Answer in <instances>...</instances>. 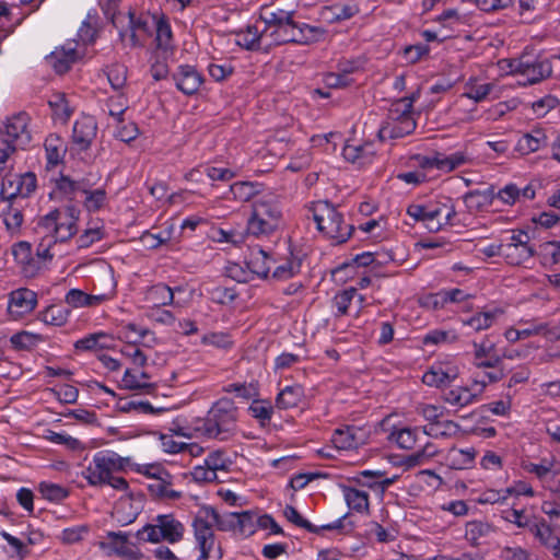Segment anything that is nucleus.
Here are the masks:
<instances>
[{
    "mask_svg": "<svg viewBox=\"0 0 560 560\" xmlns=\"http://www.w3.org/2000/svg\"><path fill=\"white\" fill-rule=\"evenodd\" d=\"M119 2L120 0H100V5L117 30L119 39L125 46L132 48L143 46L150 36L148 18L131 8L120 10Z\"/></svg>",
    "mask_w": 560,
    "mask_h": 560,
    "instance_id": "obj_1",
    "label": "nucleus"
},
{
    "mask_svg": "<svg viewBox=\"0 0 560 560\" xmlns=\"http://www.w3.org/2000/svg\"><path fill=\"white\" fill-rule=\"evenodd\" d=\"M474 365L478 369H494L502 362V357L495 353V345L488 337L472 342Z\"/></svg>",
    "mask_w": 560,
    "mask_h": 560,
    "instance_id": "obj_21",
    "label": "nucleus"
},
{
    "mask_svg": "<svg viewBox=\"0 0 560 560\" xmlns=\"http://www.w3.org/2000/svg\"><path fill=\"white\" fill-rule=\"evenodd\" d=\"M360 12L357 4H341L335 3L331 5L323 7L319 11V16L328 24H335L342 21L350 20Z\"/></svg>",
    "mask_w": 560,
    "mask_h": 560,
    "instance_id": "obj_33",
    "label": "nucleus"
},
{
    "mask_svg": "<svg viewBox=\"0 0 560 560\" xmlns=\"http://www.w3.org/2000/svg\"><path fill=\"white\" fill-rule=\"evenodd\" d=\"M493 89V83L471 77L464 84L462 97L472 100L475 103L483 102L491 94Z\"/></svg>",
    "mask_w": 560,
    "mask_h": 560,
    "instance_id": "obj_39",
    "label": "nucleus"
},
{
    "mask_svg": "<svg viewBox=\"0 0 560 560\" xmlns=\"http://www.w3.org/2000/svg\"><path fill=\"white\" fill-rule=\"evenodd\" d=\"M203 460L215 475L218 471H229L233 464L226 452L220 450L210 452Z\"/></svg>",
    "mask_w": 560,
    "mask_h": 560,
    "instance_id": "obj_57",
    "label": "nucleus"
},
{
    "mask_svg": "<svg viewBox=\"0 0 560 560\" xmlns=\"http://www.w3.org/2000/svg\"><path fill=\"white\" fill-rule=\"evenodd\" d=\"M521 467L528 474L534 475L540 482L553 479L560 475V466L555 456L542 457L538 463L522 460Z\"/></svg>",
    "mask_w": 560,
    "mask_h": 560,
    "instance_id": "obj_27",
    "label": "nucleus"
},
{
    "mask_svg": "<svg viewBox=\"0 0 560 560\" xmlns=\"http://www.w3.org/2000/svg\"><path fill=\"white\" fill-rule=\"evenodd\" d=\"M155 42L160 49L167 50L172 46L173 33L168 20L161 16L155 22Z\"/></svg>",
    "mask_w": 560,
    "mask_h": 560,
    "instance_id": "obj_55",
    "label": "nucleus"
},
{
    "mask_svg": "<svg viewBox=\"0 0 560 560\" xmlns=\"http://www.w3.org/2000/svg\"><path fill=\"white\" fill-rule=\"evenodd\" d=\"M459 425L451 420H439L423 427V433L431 438H450L457 434Z\"/></svg>",
    "mask_w": 560,
    "mask_h": 560,
    "instance_id": "obj_50",
    "label": "nucleus"
},
{
    "mask_svg": "<svg viewBox=\"0 0 560 560\" xmlns=\"http://www.w3.org/2000/svg\"><path fill=\"white\" fill-rule=\"evenodd\" d=\"M272 261L273 259L262 248L257 247L252 249L249 258L246 261V267L248 271H250L252 279H254V276L266 278L270 271Z\"/></svg>",
    "mask_w": 560,
    "mask_h": 560,
    "instance_id": "obj_35",
    "label": "nucleus"
},
{
    "mask_svg": "<svg viewBox=\"0 0 560 560\" xmlns=\"http://www.w3.org/2000/svg\"><path fill=\"white\" fill-rule=\"evenodd\" d=\"M106 334L95 332L75 341L74 348L78 351H95L106 348Z\"/></svg>",
    "mask_w": 560,
    "mask_h": 560,
    "instance_id": "obj_61",
    "label": "nucleus"
},
{
    "mask_svg": "<svg viewBox=\"0 0 560 560\" xmlns=\"http://www.w3.org/2000/svg\"><path fill=\"white\" fill-rule=\"evenodd\" d=\"M422 435L425 434L419 428L394 427L389 440L396 443L399 448L412 450Z\"/></svg>",
    "mask_w": 560,
    "mask_h": 560,
    "instance_id": "obj_38",
    "label": "nucleus"
},
{
    "mask_svg": "<svg viewBox=\"0 0 560 560\" xmlns=\"http://www.w3.org/2000/svg\"><path fill=\"white\" fill-rule=\"evenodd\" d=\"M49 106L52 110V115L55 117V119L59 120L60 122H66L71 114H72V110L68 104V101L66 100V97L63 95H55L50 101H49Z\"/></svg>",
    "mask_w": 560,
    "mask_h": 560,
    "instance_id": "obj_63",
    "label": "nucleus"
},
{
    "mask_svg": "<svg viewBox=\"0 0 560 560\" xmlns=\"http://www.w3.org/2000/svg\"><path fill=\"white\" fill-rule=\"evenodd\" d=\"M495 533L497 527L487 521L474 520L465 525V539L471 547H479Z\"/></svg>",
    "mask_w": 560,
    "mask_h": 560,
    "instance_id": "obj_30",
    "label": "nucleus"
},
{
    "mask_svg": "<svg viewBox=\"0 0 560 560\" xmlns=\"http://www.w3.org/2000/svg\"><path fill=\"white\" fill-rule=\"evenodd\" d=\"M458 339V334L455 329H432L422 337L424 346H442L450 345Z\"/></svg>",
    "mask_w": 560,
    "mask_h": 560,
    "instance_id": "obj_51",
    "label": "nucleus"
},
{
    "mask_svg": "<svg viewBox=\"0 0 560 560\" xmlns=\"http://www.w3.org/2000/svg\"><path fill=\"white\" fill-rule=\"evenodd\" d=\"M419 96L420 92L417 91L392 104L386 120L378 129V137L382 141L404 138L416 129L412 107Z\"/></svg>",
    "mask_w": 560,
    "mask_h": 560,
    "instance_id": "obj_7",
    "label": "nucleus"
},
{
    "mask_svg": "<svg viewBox=\"0 0 560 560\" xmlns=\"http://www.w3.org/2000/svg\"><path fill=\"white\" fill-rule=\"evenodd\" d=\"M460 374L454 358L434 362L422 375V382L431 387H443L453 383Z\"/></svg>",
    "mask_w": 560,
    "mask_h": 560,
    "instance_id": "obj_16",
    "label": "nucleus"
},
{
    "mask_svg": "<svg viewBox=\"0 0 560 560\" xmlns=\"http://www.w3.org/2000/svg\"><path fill=\"white\" fill-rule=\"evenodd\" d=\"M182 290L179 288H176L175 290L171 289L168 285L164 283H158L152 285L145 295L147 301L151 302L153 304V308L166 306V305H174L183 307L184 304L180 303L178 300H175V293L180 292Z\"/></svg>",
    "mask_w": 560,
    "mask_h": 560,
    "instance_id": "obj_31",
    "label": "nucleus"
},
{
    "mask_svg": "<svg viewBox=\"0 0 560 560\" xmlns=\"http://www.w3.org/2000/svg\"><path fill=\"white\" fill-rule=\"evenodd\" d=\"M407 214L416 221L422 222L431 232L441 230V223L436 221L439 212H434V208L431 209L422 205L412 203L407 208Z\"/></svg>",
    "mask_w": 560,
    "mask_h": 560,
    "instance_id": "obj_40",
    "label": "nucleus"
},
{
    "mask_svg": "<svg viewBox=\"0 0 560 560\" xmlns=\"http://www.w3.org/2000/svg\"><path fill=\"white\" fill-rule=\"evenodd\" d=\"M40 234V242L37 245L36 248V258L40 261V268L47 261H50L56 255L57 252L55 250V245L58 243L56 242L50 234L46 233H39Z\"/></svg>",
    "mask_w": 560,
    "mask_h": 560,
    "instance_id": "obj_59",
    "label": "nucleus"
},
{
    "mask_svg": "<svg viewBox=\"0 0 560 560\" xmlns=\"http://www.w3.org/2000/svg\"><path fill=\"white\" fill-rule=\"evenodd\" d=\"M81 201L88 212H97L108 205L107 192L104 188L93 189L88 183L82 192Z\"/></svg>",
    "mask_w": 560,
    "mask_h": 560,
    "instance_id": "obj_41",
    "label": "nucleus"
},
{
    "mask_svg": "<svg viewBox=\"0 0 560 560\" xmlns=\"http://www.w3.org/2000/svg\"><path fill=\"white\" fill-rule=\"evenodd\" d=\"M304 397V389L301 385H289L280 390L276 398L277 407L290 409L296 407Z\"/></svg>",
    "mask_w": 560,
    "mask_h": 560,
    "instance_id": "obj_45",
    "label": "nucleus"
},
{
    "mask_svg": "<svg viewBox=\"0 0 560 560\" xmlns=\"http://www.w3.org/2000/svg\"><path fill=\"white\" fill-rule=\"evenodd\" d=\"M477 452L474 447H451L445 456V460L452 469H468L474 466Z\"/></svg>",
    "mask_w": 560,
    "mask_h": 560,
    "instance_id": "obj_36",
    "label": "nucleus"
},
{
    "mask_svg": "<svg viewBox=\"0 0 560 560\" xmlns=\"http://www.w3.org/2000/svg\"><path fill=\"white\" fill-rule=\"evenodd\" d=\"M341 491L343 499L350 510L358 513H364L369 511L368 492L349 486H341Z\"/></svg>",
    "mask_w": 560,
    "mask_h": 560,
    "instance_id": "obj_43",
    "label": "nucleus"
},
{
    "mask_svg": "<svg viewBox=\"0 0 560 560\" xmlns=\"http://www.w3.org/2000/svg\"><path fill=\"white\" fill-rule=\"evenodd\" d=\"M237 407L230 398H220L209 409L203 419L197 421L196 431L208 439L226 441L237 428Z\"/></svg>",
    "mask_w": 560,
    "mask_h": 560,
    "instance_id": "obj_4",
    "label": "nucleus"
},
{
    "mask_svg": "<svg viewBox=\"0 0 560 560\" xmlns=\"http://www.w3.org/2000/svg\"><path fill=\"white\" fill-rule=\"evenodd\" d=\"M361 476L366 479L362 482V486L380 492H384L397 478L396 476L387 478L384 472L380 470H363Z\"/></svg>",
    "mask_w": 560,
    "mask_h": 560,
    "instance_id": "obj_48",
    "label": "nucleus"
},
{
    "mask_svg": "<svg viewBox=\"0 0 560 560\" xmlns=\"http://www.w3.org/2000/svg\"><path fill=\"white\" fill-rule=\"evenodd\" d=\"M125 459L112 451H101L94 454L82 475L90 486H109L118 491H126L128 482L117 475L124 469Z\"/></svg>",
    "mask_w": 560,
    "mask_h": 560,
    "instance_id": "obj_5",
    "label": "nucleus"
},
{
    "mask_svg": "<svg viewBox=\"0 0 560 560\" xmlns=\"http://www.w3.org/2000/svg\"><path fill=\"white\" fill-rule=\"evenodd\" d=\"M97 124L94 117L83 115L74 122L72 130L73 143L80 150H86L96 137Z\"/></svg>",
    "mask_w": 560,
    "mask_h": 560,
    "instance_id": "obj_24",
    "label": "nucleus"
},
{
    "mask_svg": "<svg viewBox=\"0 0 560 560\" xmlns=\"http://www.w3.org/2000/svg\"><path fill=\"white\" fill-rule=\"evenodd\" d=\"M283 224V211L279 197L267 191L255 199L252 205V213L247 220L246 231L248 235L257 238L269 237Z\"/></svg>",
    "mask_w": 560,
    "mask_h": 560,
    "instance_id": "obj_3",
    "label": "nucleus"
},
{
    "mask_svg": "<svg viewBox=\"0 0 560 560\" xmlns=\"http://www.w3.org/2000/svg\"><path fill=\"white\" fill-rule=\"evenodd\" d=\"M185 532V525L173 514H159L152 524L144 525L137 535L141 540L151 544H177L183 540Z\"/></svg>",
    "mask_w": 560,
    "mask_h": 560,
    "instance_id": "obj_9",
    "label": "nucleus"
},
{
    "mask_svg": "<svg viewBox=\"0 0 560 560\" xmlns=\"http://www.w3.org/2000/svg\"><path fill=\"white\" fill-rule=\"evenodd\" d=\"M480 389L475 383L470 386H455L444 392L443 400L452 407L462 409L479 400Z\"/></svg>",
    "mask_w": 560,
    "mask_h": 560,
    "instance_id": "obj_28",
    "label": "nucleus"
},
{
    "mask_svg": "<svg viewBox=\"0 0 560 560\" xmlns=\"http://www.w3.org/2000/svg\"><path fill=\"white\" fill-rule=\"evenodd\" d=\"M535 254L530 236L524 230H512L503 236V259L511 266L528 261Z\"/></svg>",
    "mask_w": 560,
    "mask_h": 560,
    "instance_id": "obj_13",
    "label": "nucleus"
},
{
    "mask_svg": "<svg viewBox=\"0 0 560 560\" xmlns=\"http://www.w3.org/2000/svg\"><path fill=\"white\" fill-rule=\"evenodd\" d=\"M501 307H486L472 316L462 319L464 326L470 327L475 331L489 329L502 315Z\"/></svg>",
    "mask_w": 560,
    "mask_h": 560,
    "instance_id": "obj_32",
    "label": "nucleus"
},
{
    "mask_svg": "<svg viewBox=\"0 0 560 560\" xmlns=\"http://www.w3.org/2000/svg\"><path fill=\"white\" fill-rule=\"evenodd\" d=\"M172 80L185 95H194L203 83V75L191 65H179L172 73Z\"/></svg>",
    "mask_w": 560,
    "mask_h": 560,
    "instance_id": "obj_19",
    "label": "nucleus"
},
{
    "mask_svg": "<svg viewBox=\"0 0 560 560\" xmlns=\"http://www.w3.org/2000/svg\"><path fill=\"white\" fill-rule=\"evenodd\" d=\"M77 59V44L73 42H69L62 47L57 48L48 56L49 63L59 74L67 72Z\"/></svg>",
    "mask_w": 560,
    "mask_h": 560,
    "instance_id": "obj_29",
    "label": "nucleus"
},
{
    "mask_svg": "<svg viewBox=\"0 0 560 560\" xmlns=\"http://www.w3.org/2000/svg\"><path fill=\"white\" fill-rule=\"evenodd\" d=\"M223 392L243 399H253L259 394L258 384L255 382L231 383L223 387Z\"/></svg>",
    "mask_w": 560,
    "mask_h": 560,
    "instance_id": "obj_60",
    "label": "nucleus"
},
{
    "mask_svg": "<svg viewBox=\"0 0 560 560\" xmlns=\"http://www.w3.org/2000/svg\"><path fill=\"white\" fill-rule=\"evenodd\" d=\"M291 16L289 22L281 25L279 28L271 30L269 38L275 45L281 44H298V45H312L325 38L326 30L320 26L310 25L307 23H300Z\"/></svg>",
    "mask_w": 560,
    "mask_h": 560,
    "instance_id": "obj_8",
    "label": "nucleus"
},
{
    "mask_svg": "<svg viewBox=\"0 0 560 560\" xmlns=\"http://www.w3.org/2000/svg\"><path fill=\"white\" fill-rule=\"evenodd\" d=\"M235 520L237 533L244 536H250L257 530L258 514L253 511L236 512L231 516Z\"/></svg>",
    "mask_w": 560,
    "mask_h": 560,
    "instance_id": "obj_52",
    "label": "nucleus"
},
{
    "mask_svg": "<svg viewBox=\"0 0 560 560\" xmlns=\"http://www.w3.org/2000/svg\"><path fill=\"white\" fill-rule=\"evenodd\" d=\"M117 337L126 343L125 346H141L151 349L158 345V337L153 330L131 322H122L118 325Z\"/></svg>",
    "mask_w": 560,
    "mask_h": 560,
    "instance_id": "obj_17",
    "label": "nucleus"
},
{
    "mask_svg": "<svg viewBox=\"0 0 560 560\" xmlns=\"http://www.w3.org/2000/svg\"><path fill=\"white\" fill-rule=\"evenodd\" d=\"M26 202L0 198V217L10 233H16L23 223V208Z\"/></svg>",
    "mask_w": 560,
    "mask_h": 560,
    "instance_id": "obj_25",
    "label": "nucleus"
},
{
    "mask_svg": "<svg viewBox=\"0 0 560 560\" xmlns=\"http://www.w3.org/2000/svg\"><path fill=\"white\" fill-rule=\"evenodd\" d=\"M376 155L375 147L372 142H347L342 149V156L346 161L365 167L374 162Z\"/></svg>",
    "mask_w": 560,
    "mask_h": 560,
    "instance_id": "obj_20",
    "label": "nucleus"
},
{
    "mask_svg": "<svg viewBox=\"0 0 560 560\" xmlns=\"http://www.w3.org/2000/svg\"><path fill=\"white\" fill-rule=\"evenodd\" d=\"M37 187L36 175L27 172L21 175H9L3 177L0 198L21 200L25 202Z\"/></svg>",
    "mask_w": 560,
    "mask_h": 560,
    "instance_id": "obj_14",
    "label": "nucleus"
},
{
    "mask_svg": "<svg viewBox=\"0 0 560 560\" xmlns=\"http://www.w3.org/2000/svg\"><path fill=\"white\" fill-rule=\"evenodd\" d=\"M553 525L549 524L547 520L540 517L536 522L532 523L528 530L534 535V537L539 541V544L544 547L550 545L552 540L557 537L555 535V530H557Z\"/></svg>",
    "mask_w": 560,
    "mask_h": 560,
    "instance_id": "obj_49",
    "label": "nucleus"
},
{
    "mask_svg": "<svg viewBox=\"0 0 560 560\" xmlns=\"http://www.w3.org/2000/svg\"><path fill=\"white\" fill-rule=\"evenodd\" d=\"M364 442V432L355 425H345L334 431L331 443L337 450L349 451L359 447Z\"/></svg>",
    "mask_w": 560,
    "mask_h": 560,
    "instance_id": "obj_26",
    "label": "nucleus"
},
{
    "mask_svg": "<svg viewBox=\"0 0 560 560\" xmlns=\"http://www.w3.org/2000/svg\"><path fill=\"white\" fill-rule=\"evenodd\" d=\"M38 305V295L28 288H19L8 294L7 314L11 320L31 315Z\"/></svg>",
    "mask_w": 560,
    "mask_h": 560,
    "instance_id": "obj_15",
    "label": "nucleus"
},
{
    "mask_svg": "<svg viewBox=\"0 0 560 560\" xmlns=\"http://www.w3.org/2000/svg\"><path fill=\"white\" fill-rule=\"evenodd\" d=\"M265 36L264 30H259L257 25H247L235 33V43L247 50H255L259 48L260 40Z\"/></svg>",
    "mask_w": 560,
    "mask_h": 560,
    "instance_id": "obj_42",
    "label": "nucleus"
},
{
    "mask_svg": "<svg viewBox=\"0 0 560 560\" xmlns=\"http://www.w3.org/2000/svg\"><path fill=\"white\" fill-rule=\"evenodd\" d=\"M294 10H283V9H277L271 12H266L260 15V20L264 22L265 27L264 32L266 36H269V33H271V30L279 28L281 25L283 26L289 22V19L291 16H295Z\"/></svg>",
    "mask_w": 560,
    "mask_h": 560,
    "instance_id": "obj_46",
    "label": "nucleus"
},
{
    "mask_svg": "<svg viewBox=\"0 0 560 560\" xmlns=\"http://www.w3.org/2000/svg\"><path fill=\"white\" fill-rule=\"evenodd\" d=\"M70 313L66 306L52 304L38 313V319L46 325L60 327L68 322Z\"/></svg>",
    "mask_w": 560,
    "mask_h": 560,
    "instance_id": "obj_44",
    "label": "nucleus"
},
{
    "mask_svg": "<svg viewBox=\"0 0 560 560\" xmlns=\"http://www.w3.org/2000/svg\"><path fill=\"white\" fill-rule=\"evenodd\" d=\"M310 210L317 230L332 245L342 244L350 238L353 226L345 220L335 205L328 200H317L312 203Z\"/></svg>",
    "mask_w": 560,
    "mask_h": 560,
    "instance_id": "obj_6",
    "label": "nucleus"
},
{
    "mask_svg": "<svg viewBox=\"0 0 560 560\" xmlns=\"http://www.w3.org/2000/svg\"><path fill=\"white\" fill-rule=\"evenodd\" d=\"M218 522V512L210 505L200 506L191 522L194 546L188 551L192 560L220 559V547L217 542L214 527Z\"/></svg>",
    "mask_w": 560,
    "mask_h": 560,
    "instance_id": "obj_2",
    "label": "nucleus"
},
{
    "mask_svg": "<svg viewBox=\"0 0 560 560\" xmlns=\"http://www.w3.org/2000/svg\"><path fill=\"white\" fill-rule=\"evenodd\" d=\"M121 386L128 390H139L151 393L155 385L150 382L149 373L144 371L137 372L132 369H126L121 377Z\"/></svg>",
    "mask_w": 560,
    "mask_h": 560,
    "instance_id": "obj_34",
    "label": "nucleus"
},
{
    "mask_svg": "<svg viewBox=\"0 0 560 560\" xmlns=\"http://www.w3.org/2000/svg\"><path fill=\"white\" fill-rule=\"evenodd\" d=\"M15 262L26 278H33L40 271V261L33 255L32 246L27 242H19L12 248Z\"/></svg>",
    "mask_w": 560,
    "mask_h": 560,
    "instance_id": "obj_23",
    "label": "nucleus"
},
{
    "mask_svg": "<svg viewBox=\"0 0 560 560\" xmlns=\"http://www.w3.org/2000/svg\"><path fill=\"white\" fill-rule=\"evenodd\" d=\"M233 199L240 202H248L266 194L264 185L258 182H236L230 186Z\"/></svg>",
    "mask_w": 560,
    "mask_h": 560,
    "instance_id": "obj_37",
    "label": "nucleus"
},
{
    "mask_svg": "<svg viewBox=\"0 0 560 560\" xmlns=\"http://www.w3.org/2000/svg\"><path fill=\"white\" fill-rule=\"evenodd\" d=\"M105 235L104 224L102 222L93 223L77 238V245L79 248H89L96 242L102 241Z\"/></svg>",
    "mask_w": 560,
    "mask_h": 560,
    "instance_id": "obj_53",
    "label": "nucleus"
},
{
    "mask_svg": "<svg viewBox=\"0 0 560 560\" xmlns=\"http://www.w3.org/2000/svg\"><path fill=\"white\" fill-rule=\"evenodd\" d=\"M492 198L491 190H472L465 195L464 200L469 209L478 210L489 205Z\"/></svg>",
    "mask_w": 560,
    "mask_h": 560,
    "instance_id": "obj_64",
    "label": "nucleus"
},
{
    "mask_svg": "<svg viewBox=\"0 0 560 560\" xmlns=\"http://www.w3.org/2000/svg\"><path fill=\"white\" fill-rule=\"evenodd\" d=\"M301 270V259L294 256H291L282 264L278 265L273 272L272 278L284 281L296 276Z\"/></svg>",
    "mask_w": 560,
    "mask_h": 560,
    "instance_id": "obj_54",
    "label": "nucleus"
},
{
    "mask_svg": "<svg viewBox=\"0 0 560 560\" xmlns=\"http://www.w3.org/2000/svg\"><path fill=\"white\" fill-rule=\"evenodd\" d=\"M30 117L21 112L7 117L0 125V137L11 149H25L31 142Z\"/></svg>",
    "mask_w": 560,
    "mask_h": 560,
    "instance_id": "obj_12",
    "label": "nucleus"
},
{
    "mask_svg": "<svg viewBox=\"0 0 560 560\" xmlns=\"http://www.w3.org/2000/svg\"><path fill=\"white\" fill-rule=\"evenodd\" d=\"M556 61H560V55L553 54L550 57L523 55L510 62L512 73L520 75L524 84H536L552 73Z\"/></svg>",
    "mask_w": 560,
    "mask_h": 560,
    "instance_id": "obj_11",
    "label": "nucleus"
},
{
    "mask_svg": "<svg viewBox=\"0 0 560 560\" xmlns=\"http://www.w3.org/2000/svg\"><path fill=\"white\" fill-rule=\"evenodd\" d=\"M253 418L257 419L261 424L269 422L273 415V407L269 400L253 398L248 408Z\"/></svg>",
    "mask_w": 560,
    "mask_h": 560,
    "instance_id": "obj_58",
    "label": "nucleus"
},
{
    "mask_svg": "<svg viewBox=\"0 0 560 560\" xmlns=\"http://www.w3.org/2000/svg\"><path fill=\"white\" fill-rule=\"evenodd\" d=\"M100 548L108 556H117L128 560L138 558V549L129 541V534L126 532H107Z\"/></svg>",
    "mask_w": 560,
    "mask_h": 560,
    "instance_id": "obj_18",
    "label": "nucleus"
},
{
    "mask_svg": "<svg viewBox=\"0 0 560 560\" xmlns=\"http://www.w3.org/2000/svg\"><path fill=\"white\" fill-rule=\"evenodd\" d=\"M470 158L464 151H456L448 155L440 153V165L439 170L444 172H451L464 164H466Z\"/></svg>",
    "mask_w": 560,
    "mask_h": 560,
    "instance_id": "obj_62",
    "label": "nucleus"
},
{
    "mask_svg": "<svg viewBox=\"0 0 560 560\" xmlns=\"http://www.w3.org/2000/svg\"><path fill=\"white\" fill-rule=\"evenodd\" d=\"M86 185H88V182H85L83 179L74 180V179L70 178L69 176H63V175H61L56 180L57 190L70 200L81 198L82 192Z\"/></svg>",
    "mask_w": 560,
    "mask_h": 560,
    "instance_id": "obj_47",
    "label": "nucleus"
},
{
    "mask_svg": "<svg viewBox=\"0 0 560 560\" xmlns=\"http://www.w3.org/2000/svg\"><path fill=\"white\" fill-rule=\"evenodd\" d=\"M357 296V288H347L338 292L332 299V306L335 307V316H343L348 314L351 303Z\"/></svg>",
    "mask_w": 560,
    "mask_h": 560,
    "instance_id": "obj_56",
    "label": "nucleus"
},
{
    "mask_svg": "<svg viewBox=\"0 0 560 560\" xmlns=\"http://www.w3.org/2000/svg\"><path fill=\"white\" fill-rule=\"evenodd\" d=\"M79 210L75 207L56 209L40 218L38 233L50 234L56 242H66L77 233Z\"/></svg>",
    "mask_w": 560,
    "mask_h": 560,
    "instance_id": "obj_10",
    "label": "nucleus"
},
{
    "mask_svg": "<svg viewBox=\"0 0 560 560\" xmlns=\"http://www.w3.org/2000/svg\"><path fill=\"white\" fill-rule=\"evenodd\" d=\"M547 130L540 126L533 127L518 138L515 149L522 155L537 152L548 145Z\"/></svg>",
    "mask_w": 560,
    "mask_h": 560,
    "instance_id": "obj_22",
    "label": "nucleus"
}]
</instances>
